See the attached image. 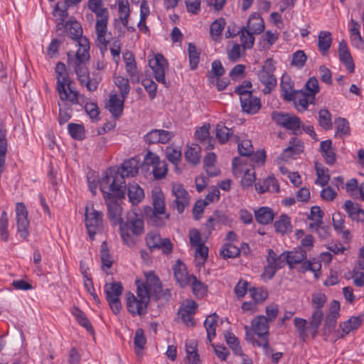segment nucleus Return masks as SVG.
I'll use <instances>...</instances> for the list:
<instances>
[{
  "instance_id": "obj_51",
  "label": "nucleus",
  "mask_w": 364,
  "mask_h": 364,
  "mask_svg": "<svg viewBox=\"0 0 364 364\" xmlns=\"http://www.w3.org/2000/svg\"><path fill=\"white\" fill-rule=\"evenodd\" d=\"M300 264V272L305 273L307 271H311L314 273L316 278L318 277L317 272L321 269V265L320 263L316 262L315 259H314L313 261L305 259Z\"/></svg>"
},
{
  "instance_id": "obj_2",
  "label": "nucleus",
  "mask_w": 364,
  "mask_h": 364,
  "mask_svg": "<svg viewBox=\"0 0 364 364\" xmlns=\"http://www.w3.org/2000/svg\"><path fill=\"white\" fill-rule=\"evenodd\" d=\"M138 161L134 158L125 160L117 171L112 168L107 170L100 181L111 186L124 188L125 191L124 178L125 177L134 176L138 173Z\"/></svg>"
},
{
  "instance_id": "obj_3",
  "label": "nucleus",
  "mask_w": 364,
  "mask_h": 364,
  "mask_svg": "<svg viewBox=\"0 0 364 364\" xmlns=\"http://www.w3.org/2000/svg\"><path fill=\"white\" fill-rule=\"evenodd\" d=\"M100 190L103 194L104 199L108 210V215L114 223H120L122 222V208L117 203L118 200L124 198V188H116L108 184L99 182Z\"/></svg>"
},
{
  "instance_id": "obj_22",
  "label": "nucleus",
  "mask_w": 364,
  "mask_h": 364,
  "mask_svg": "<svg viewBox=\"0 0 364 364\" xmlns=\"http://www.w3.org/2000/svg\"><path fill=\"white\" fill-rule=\"evenodd\" d=\"M338 55L340 60L345 65L347 70L350 73H354L355 65L345 40H342L339 43Z\"/></svg>"
},
{
  "instance_id": "obj_24",
  "label": "nucleus",
  "mask_w": 364,
  "mask_h": 364,
  "mask_svg": "<svg viewBox=\"0 0 364 364\" xmlns=\"http://www.w3.org/2000/svg\"><path fill=\"white\" fill-rule=\"evenodd\" d=\"M256 191L262 194L267 191L271 193H278L279 186L277 180L274 176H268L262 181H259L255 185Z\"/></svg>"
},
{
  "instance_id": "obj_29",
  "label": "nucleus",
  "mask_w": 364,
  "mask_h": 364,
  "mask_svg": "<svg viewBox=\"0 0 364 364\" xmlns=\"http://www.w3.org/2000/svg\"><path fill=\"white\" fill-rule=\"evenodd\" d=\"M146 282L144 284L149 289L154 295H157L162 290L161 283L157 276L153 272L145 274Z\"/></svg>"
},
{
  "instance_id": "obj_5",
  "label": "nucleus",
  "mask_w": 364,
  "mask_h": 364,
  "mask_svg": "<svg viewBox=\"0 0 364 364\" xmlns=\"http://www.w3.org/2000/svg\"><path fill=\"white\" fill-rule=\"evenodd\" d=\"M119 231L124 242L129 247L133 246L135 244L133 235L140 236L144 232V221L137 213H129L127 221L122 220L120 223Z\"/></svg>"
},
{
  "instance_id": "obj_41",
  "label": "nucleus",
  "mask_w": 364,
  "mask_h": 364,
  "mask_svg": "<svg viewBox=\"0 0 364 364\" xmlns=\"http://www.w3.org/2000/svg\"><path fill=\"white\" fill-rule=\"evenodd\" d=\"M314 166L317 175L316 183L325 186L330 180L328 169L318 162H315Z\"/></svg>"
},
{
  "instance_id": "obj_43",
  "label": "nucleus",
  "mask_w": 364,
  "mask_h": 364,
  "mask_svg": "<svg viewBox=\"0 0 364 364\" xmlns=\"http://www.w3.org/2000/svg\"><path fill=\"white\" fill-rule=\"evenodd\" d=\"M336 125V136L343 138L350 135V129L348 121L343 117H338L335 120Z\"/></svg>"
},
{
  "instance_id": "obj_9",
  "label": "nucleus",
  "mask_w": 364,
  "mask_h": 364,
  "mask_svg": "<svg viewBox=\"0 0 364 364\" xmlns=\"http://www.w3.org/2000/svg\"><path fill=\"white\" fill-rule=\"evenodd\" d=\"M272 118L277 125L290 130L292 134L297 135L301 133V121L296 115L274 111L272 113Z\"/></svg>"
},
{
  "instance_id": "obj_13",
  "label": "nucleus",
  "mask_w": 364,
  "mask_h": 364,
  "mask_svg": "<svg viewBox=\"0 0 364 364\" xmlns=\"http://www.w3.org/2000/svg\"><path fill=\"white\" fill-rule=\"evenodd\" d=\"M85 226L90 238L93 240L95 235L100 232L102 228V213L89 208H85Z\"/></svg>"
},
{
  "instance_id": "obj_17",
  "label": "nucleus",
  "mask_w": 364,
  "mask_h": 364,
  "mask_svg": "<svg viewBox=\"0 0 364 364\" xmlns=\"http://www.w3.org/2000/svg\"><path fill=\"white\" fill-rule=\"evenodd\" d=\"M172 132L154 129L144 135V141L148 144H167L174 136Z\"/></svg>"
},
{
  "instance_id": "obj_10",
  "label": "nucleus",
  "mask_w": 364,
  "mask_h": 364,
  "mask_svg": "<svg viewBox=\"0 0 364 364\" xmlns=\"http://www.w3.org/2000/svg\"><path fill=\"white\" fill-rule=\"evenodd\" d=\"M275 70L274 61L272 58H267L264 61V65L258 72V78L260 82L264 85L263 92L269 94L277 85V78L274 75Z\"/></svg>"
},
{
  "instance_id": "obj_7",
  "label": "nucleus",
  "mask_w": 364,
  "mask_h": 364,
  "mask_svg": "<svg viewBox=\"0 0 364 364\" xmlns=\"http://www.w3.org/2000/svg\"><path fill=\"white\" fill-rule=\"evenodd\" d=\"M312 304L314 311L310 318V330L313 338L316 337L321 323L323 319L322 307L327 301L326 296L321 292L315 293L312 295Z\"/></svg>"
},
{
  "instance_id": "obj_60",
  "label": "nucleus",
  "mask_w": 364,
  "mask_h": 364,
  "mask_svg": "<svg viewBox=\"0 0 364 364\" xmlns=\"http://www.w3.org/2000/svg\"><path fill=\"white\" fill-rule=\"evenodd\" d=\"M8 225L7 213L6 211H3L0 218V237L4 242L9 240Z\"/></svg>"
},
{
  "instance_id": "obj_64",
  "label": "nucleus",
  "mask_w": 364,
  "mask_h": 364,
  "mask_svg": "<svg viewBox=\"0 0 364 364\" xmlns=\"http://www.w3.org/2000/svg\"><path fill=\"white\" fill-rule=\"evenodd\" d=\"M141 84L145 90L148 92L150 99H154L157 91V85L156 82L151 79L145 78L141 80Z\"/></svg>"
},
{
  "instance_id": "obj_39",
  "label": "nucleus",
  "mask_w": 364,
  "mask_h": 364,
  "mask_svg": "<svg viewBox=\"0 0 364 364\" xmlns=\"http://www.w3.org/2000/svg\"><path fill=\"white\" fill-rule=\"evenodd\" d=\"M69 101H62L58 102L59 114L58 122L60 125L65 124L71 118L72 108L68 104Z\"/></svg>"
},
{
  "instance_id": "obj_26",
  "label": "nucleus",
  "mask_w": 364,
  "mask_h": 364,
  "mask_svg": "<svg viewBox=\"0 0 364 364\" xmlns=\"http://www.w3.org/2000/svg\"><path fill=\"white\" fill-rule=\"evenodd\" d=\"M256 221L261 225L271 223L274 218V213L272 208L266 206L260 207L254 211Z\"/></svg>"
},
{
  "instance_id": "obj_63",
  "label": "nucleus",
  "mask_w": 364,
  "mask_h": 364,
  "mask_svg": "<svg viewBox=\"0 0 364 364\" xmlns=\"http://www.w3.org/2000/svg\"><path fill=\"white\" fill-rule=\"evenodd\" d=\"M151 294L153 293L146 288L144 283L141 285L137 284L138 301H144V304L148 306Z\"/></svg>"
},
{
  "instance_id": "obj_35",
  "label": "nucleus",
  "mask_w": 364,
  "mask_h": 364,
  "mask_svg": "<svg viewBox=\"0 0 364 364\" xmlns=\"http://www.w3.org/2000/svg\"><path fill=\"white\" fill-rule=\"evenodd\" d=\"M350 23L351 28L350 29V32L352 43L357 48H361L363 46L364 41L360 33V25L354 19H351Z\"/></svg>"
},
{
  "instance_id": "obj_48",
  "label": "nucleus",
  "mask_w": 364,
  "mask_h": 364,
  "mask_svg": "<svg viewBox=\"0 0 364 364\" xmlns=\"http://www.w3.org/2000/svg\"><path fill=\"white\" fill-rule=\"evenodd\" d=\"M226 22L225 18H219L215 20L210 26V34L214 41H217L218 37L220 36Z\"/></svg>"
},
{
  "instance_id": "obj_49",
  "label": "nucleus",
  "mask_w": 364,
  "mask_h": 364,
  "mask_svg": "<svg viewBox=\"0 0 364 364\" xmlns=\"http://www.w3.org/2000/svg\"><path fill=\"white\" fill-rule=\"evenodd\" d=\"M114 82L120 90L122 97L124 99L127 98L131 89L129 80L122 76L118 75L114 76Z\"/></svg>"
},
{
  "instance_id": "obj_15",
  "label": "nucleus",
  "mask_w": 364,
  "mask_h": 364,
  "mask_svg": "<svg viewBox=\"0 0 364 364\" xmlns=\"http://www.w3.org/2000/svg\"><path fill=\"white\" fill-rule=\"evenodd\" d=\"M172 193L175 198L170 206L181 214L190 203V196L181 184H174L172 187Z\"/></svg>"
},
{
  "instance_id": "obj_57",
  "label": "nucleus",
  "mask_w": 364,
  "mask_h": 364,
  "mask_svg": "<svg viewBox=\"0 0 364 364\" xmlns=\"http://www.w3.org/2000/svg\"><path fill=\"white\" fill-rule=\"evenodd\" d=\"M318 122L320 126L326 130L332 128L331 114L327 109H323L318 112Z\"/></svg>"
},
{
  "instance_id": "obj_18",
  "label": "nucleus",
  "mask_w": 364,
  "mask_h": 364,
  "mask_svg": "<svg viewBox=\"0 0 364 364\" xmlns=\"http://www.w3.org/2000/svg\"><path fill=\"white\" fill-rule=\"evenodd\" d=\"M240 100L242 112L249 114L257 113L262 107L260 99L254 96L252 92L240 97Z\"/></svg>"
},
{
  "instance_id": "obj_61",
  "label": "nucleus",
  "mask_w": 364,
  "mask_h": 364,
  "mask_svg": "<svg viewBox=\"0 0 364 364\" xmlns=\"http://www.w3.org/2000/svg\"><path fill=\"white\" fill-rule=\"evenodd\" d=\"M215 134L218 141L221 144H224L228 140L231 133L227 127L223 124H218L215 128Z\"/></svg>"
},
{
  "instance_id": "obj_12",
  "label": "nucleus",
  "mask_w": 364,
  "mask_h": 364,
  "mask_svg": "<svg viewBox=\"0 0 364 364\" xmlns=\"http://www.w3.org/2000/svg\"><path fill=\"white\" fill-rule=\"evenodd\" d=\"M123 287L121 282H112L105 285L106 299L112 311L117 315L122 309L119 296L122 294Z\"/></svg>"
},
{
  "instance_id": "obj_59",
  "label": "nucleus",
  "mask_w": 364,
  "mask_h": 364,
  "mask_svg": "<svg viewBox=\"0 0 364 364\" xmlns=\"http://www.w3.org/2000/svg\"><path fill=\"white\" fill-rule=\"evenodd\" d=\"M307 57L304 50H297L292 55L291 65L297 68H302L306 62Z\"/></svg>"
},
{
  "instance_id": "obj_30",
  "label": "nucleus",
  "mask_w": 364,
  "mask_h": 364,
  "mask_svg": "<svg viewBox=\"0 0 364 364\" xmlns=\"http://www.w3.org/2000/svg\"><path fill=\"white\" fill-rule=\"evenodd\" d=\"M127 195L133 205L139 204L144 198V190L135 183L129 184Z\"/></svg>"
},
{
  "instance_id": "obj_45",
  "label": "nucleus",
  "mask_w": 364,
  "mask_h": 364,
  "mask_svg": "<svg viewBox=\"0 0 364 364\" xmlns=\"http://www.w3.org/2000/svg\"><path fill=\"white\" fill-rule=\"evenodd\" d=\"M274 225L276 232L282 235L291 230L290 218L285 214H282L279 219L275 221Z\"/></svg>"
},
{
  "instance_id": "obj_8",
  "label": "nucleus",
  "mask_w": 364,
  "mask_h": 364,
  "mask_svg": "<svg viewBox=\"0 0 364 364\" xmlns=\"http://www.w3.org/2000/svg\"><path fill=\"white\" fill-rule=\"evenodd\" d=\"M56 90L61 101H69L72 105L79 103V93L71 87V81L68 79L67 72L56 74Z\"/></svg>"
},
{
  "instance_id": "obj_32",
  "label": "nucleus",
  "mask_w": 364,
  "mask_h": 364,
  "mask_svg": "<svg viewBox=\"0 0 364 364\" xmlns=\"http://www.w3.org/2000/svg\"><path fill=\"white\" fill-rule=\"evenodd\" d=\"M255 34H259L264 30V23L262 18L257 14H252L246 26Z\"/></svg>"
},
{
  "instance_id": "obj_58",
  "label": "nucleus",
  "mask_w": 364,
  "mask_h": 364,
  "mask_svg": "<svg viewBox=\"0 0 364 364\" xmlns=\"http://www.w3.org/2000/svg\"><path fill=\"white\" fill-rule=\"evenodd\" d=\"M167 159L172 164L176 165L181 159V151L177 147L173 146H167L166 149Z\"/></svg>"
},
{
  "instance_id": "obj_16",
  "label": "nucleus",
  "mask_w": 364,
  "mask_h": 364,
  "mask_svg": "<svg viewBox=\"0 0 364 364\" xmlns=\"http://www.w3.org/2000/svg\"><path fill=\"white\" fill-rule=\"evenodd\" d=\"M16 220L18 232L21 237L26 239L29 235V221L28 211L23 203H17L16 205Z\"/></svg>"
},
{
  "instance_id": "obj_54",
  "label": "nucleus",
  "mask_w": 364,
  "mask_h": 364,
  "mask_svg": "<svg viewBox=\"0 0 364 364\" xmlns=\"http://www.w3.org/2000/svg\"><path fill=\"white\" fill-rule=\"evenodd\" d=\"M68 129L72 138L77 140H82L85 137V128L82 124L70 123Z\"/></svg>"
},
{
  "instance_id": "obj_50",
  "label": "nucleus",
  "mask_w": 364,
  "mask_h": 364,
  "mask_svg": "<svg viewBox=\"0 0 364 364\" xmlns=\"http://www.w3.org/2000/svg\"><path fill=\"white\" fill-rule=\"evenodd\" d=\"M146 343V339L144 330L141 328H137L135 331L134 338V350L136 354H139L140 352L144 348Z\"/></svg>"
},
{
  "instance_id": "obj_4",
  "label": "nucleus",
  "mask_w": 364,
  "mask_h": 364,
  "mask_svg": "<svg viewBox=\"0 0 364 364\" xmlns=\"http://www.w3.org/2000/svg\"><path fill=\"white\" fill-rule=\"evenodd\" d=\"M251 324L252 331L257 335L259 339L254 338L253 335L248 331L249 327L245 326L246 340L253 345L256 344L257 346L262 347L265 355L274 352V349L269 343V326L267 318L264 316H258L252 321Z\"/></svg>"
},
{
  "instance_id": "obj_11",
  "label": "nucleus",
  "mask_w": 364,
  "mask_h": 364,
  "mask_svg": "<svg viewBox=\"0 0 364 364\" xmlns=\"http://www.w3.org/2000/svg\"><path fill=\"white\" fill-rule=\"evenodd\" d=\"M57 31L61 32L58 33L59 36L67 33L69 37L78 43L79 48L77 49V52H79L81 50H82V48H84L82 46L83 39L86 40L89 43L88 39L86 37L82 36V28L80 23H78L77 21L70 20L65 23H58L57 25Z\"/></svg>"
},
{
  "instance_id": "obj_1",
  "label": "nucleus",
  "mask_w": 364,
  "mask_h": 364,
  "mask_svg": "<svg viewBox=\"0 0 364 364\" xmlns=\"http://www.w3.org/2000/svg\"><path fill=\"white\" fill-rule=\"evenodd\" d=\"M82 46L84 48L82 50L76 52L75 55H73L71 51L68 53V66L73 68L80 84L85 86L89 92H92L97 90L102 77L98 71L92 72V77L90 76V72L86 65L90 59V43L83 39Z\"/></svg>"
},
{
  "instance_id": "obj_40",
  "label": "nucleus",
  "mask_w": 364,
  "mask_h": 364,
  "mask_svg": "<svg viewBox=\"0 0 364 364\" xmlns=\"http://www.w3.org/2000/svg\"><path fill=\"white\" fill-rule=\"evenodd\" d=\"M190 284H191L193 293L196 298L201 299L206 295L208 286L198 280L196 277L192 276Z\"/></svg>"
},
{
  "instance_id": "obj_23",
  "label": "nucleus",
  "mask_w": 364,
  "mask_h": 364,
  "mask_svg": "<svg viewBox=\"0 0 364 364\" xmlns=\"http://www.w3.org/2000/svg\"><path fill=\"white\" fill-rule=\"evenodd\" d=\"M108 16V14H106V11H103L102 14L97 16V18L95 26L97 41L105 46H107L108 43V41L105 39V34L107 29Z\"/></svg>"
},
{
  "instance_id": "obj_31",
  "label": "nucleus",
  "mask_w": 364,
  "mask_h": 364,
  "mask_svg": "<svg viewBox=\"0 0 364 364\" xmlns=\"http://www.w3.org/2000/svg\"><path fill=\"white\" fill-rule=\"evenodd\" d=\"M218 318L219 316L215 313H213L209 315L204 321V326L207 332V339L209 342H211L216 335L215 330Z\"/></svg>"
},
{
  "instance_id": "obj_42",
  "label": "nucleus",
  "mask_w": 364,
  "mask_h": 364,
  "mask_svg": "<svg viewBox=\"0 0 364 364\" xmlns=\"http://www.w3.org/2000/svg\"><path fill=\"white\" fill-rule=\"evenodd\" d=\"M72 314L75 317L77 321L80 325L83 326L88 332H94V329L92 324L90 323V322L89 321L83 311H82L77 307H73L72 310Z\"/></svg>"
},
{
  "instance_id": "obj_36",
  "label": "nucleus",
  "mask_w": 364,
  "mask_h": 364,
  "mask_svg": "<svg viewBox=\"0 0 364 364\" xmlns=\"http://www.w3.org/2000/svg\"><path fill=\"white\" fill-rule=\"evenodd\" d=\"M332 43L331 33L328 31H321L318 36V47L322 55L328 52Z\"/></svg>"
},
{
  "instance_id": "obj_52",
  "label": "nucleus",
  "mask_w": 364,
  "mask_h": 364,
  "mask_svg": "<svg viewBox=\"0 0 364 364\" xmlns=\"http://www.w3.org/2000/svg\"><path fill=\"white\" fill-rule=\"evenodd\" d=\"M188 52L190 68L191 70H195L200 61V53L198 51L196 46L192 43H188Z\"/></svg>"
},
{
  "instance_id": "obj_44",
  "label": "nucleus",
  "mask_w": 364,
  "mask_h": 364,
  "mask_svg": "<svg viewBox=\"0 0 364 364\" xmlns=\"http://www.w3.org/2000/svg\"><path fill=\"white\" fill-rule=\"evenodd\" d=\"M209 129V124H204L203 126L200 127L198 130H196L195 135L197 139L200 141V142L202 143H205V141H208V145L207 148L208 149H213V144H212L213 139L210 137Z\"/></svg>"
},
{
  "instance_id": "obj_37",
  "label": "nucleus",
  "mask_w": 364,
  "mask_h": 364,
  "mask_svg": "<svg viewBox=\"0 0 364 364\" xmlns=\"http://www.w3.org/2000/svg\"><path fill=\"white\" fill-rule=\"evenodd\" d=\"M200 146L198 144H193L188 146L185 152L186 160L193 165L198 164L200 159Z\"/></svg>"
},
{
  "instance_id": "obj_33",
  "label": "nucleus",
  "mask_w": 364,
  "mask_h": 364,
  "mask_svg": "<svg viewBox=\"0 0 364 364\" xmlns=\"http://www.w3.org/2000/svg\"><path fill=\"white\" fill-rule=\"evenodd\" d=\"M294 323L296 331H298L299 337L302 341H306L308 338V333L311 335L310 330V321L307 326V321L304 318L295 317Z\"/></svg>"
},
{
  "instance_id": "obj_56",
  "label": "nucleus",
  "mask_w": 364,
  "mask_h": 364,
  "mask_svg": "<svg viewBox=\"0 0 364 364\" xmlns=\"http://www.w3.org/2000/svg\"><path fill=\"white\" fill-rule=\"evenodd\" d=\"M162 238L161 235L155 232H150L146 236V242L150 250H157Z\"/></svg>"
},
{
  "instance_id": "obj_6",
  "label": "nucleus",
  "mask_w": 364,
  "mask_h": 364,
  "mask_svg": "<svg viewBox=\"0 0 364 364\" xmlns=\"http://www.w3.org/2000/svg\"><path fill=\"white\" fill-rule=\"evenodd\" d=\"M153 208L146 206L144 208V214L149 221L155 226H162L164 223V219H168L169 215L165 212V200L164 194L161 192L153 193Z\"/></svg>"
},
{
  "instance_id": "obj_38",
  "label": "nucleus",
  "mask_w": 364,
  "mask_h": 364,
  "mask_svg": "<svg viewBox=\"0 0 364 364\" xmlns=\"http://www.w3.org/2000/svg\"><path fill=\"white\" fill-rule=\"evenodd\" d=\"M240 254V250L231 242H226L221 247L220 255L223 259L235 258Z\"/></svg>"
},
{
  "instance_id": "obj_20",
  "label": "nucleus",
  "mask_w": 364,
  "mask_h": 364,
  "mask_svg": "<svg viewBox=\"0 0 364 364\" xmlns=\"http://www.w3.org/2000/svg\"><path fill=\"white\" fill-rule=\"evenodd\" d=\"M174 277L176 282L184 288L188 286L191 281L193 274H188L185 264L178 259L173 267Z\"/></svg>"
},
{
  "instance_id": "obj_21",
  "label": "nucleus",
  "mask_w": 364,
  "mask_h": 364,
  "mask_svg": "<svg viewBox=\"0 0 364 364\" xmlns=\"http://www.w3.org/2000/svg\"><path fill=\"white\" fill-rule=\"evenodd\" d=\"M127 306L129 312L132 316L145 314L148 306L144 304V301H138V299L131 292L127 294Z\"/></svg>"
},
{
  "instance_id": "obj_55",
  "label": "nucleus",
  "mask_w": 364,
  "mask_h": 364,
  "mask_svg": "<svg viewBox=\"0 0 364 364\" xmlns=\"http://www.w3.org/2000/svg\"><path fill=\"white\" fill-rule=\"evenodd\" d=\"M319 92L318 81L315 77H310L305 84V91L304 92L308 97L314 99L315 95Z\"/></svg>"
},
{
  "instance_id": "obj_34",
  "label": "nucleus",
  "mask_w": 364,
  "mask_h": 364,
  "mask_svg": "<svg viewBox=\"0 0 364 364\" xmlns=\"http://www.w3.org/2000/svg\"><path fill=\"white\" fill-rule=\"evenodd\" d=\"M362 322L363 318L361 316H353L348 321L341 323L340 324V328H341L343 333L341 336V338L348 334L351 331L358 328Z\"/></svg>"
},
{
  "instance_id": "obj_53",
  "label": "nucleus",
  "mask_w": 364,
  "mask_h": 364,
  "mask_svg": "<svg viewBox=\"0 0 364 364\" xmlns=\"http://www.w3.org/2000/svg\"><path fill=\"white\" fill-rule=\"evenodd\" d=\"M307 95L302 90L296 92L295 98L292 100L299 112H303L307 109L309 101Z\"/></svg>"
},
{
  "instance_id": "obj_14",
  "label": "nucleus",
  "mask_w": 364,
  "mask_h": 364,
  "mask_svg": "<svg viewBox=\"0 0 364 364\" xmlns=\"http://www.w3.org/2000/svg\"><path fill=\"white\" fill-rule=\"evenodd\" d=\"M149 65L153 70L156 80L168 87L169 82L165 79V68L168 67V63L164 55L157 53L154 58L149 60Z\"/></svg>"
},
{
  "instance_id": "obj_46",
  "label": "nucleus",
  "mask_w": 364,
  "mask_h": 364,
  "mask_svg": "<svg viewBox=\"0 0 364 364\" xmlns=\"http://www.w3.org/2000/svg\"><path fill=\"white\" fill-rule=\"evenodd\" d=\"M240 33L242 46L245 49L252 48L255 42V37L253 36L255 33L245 26L240 28Z\"/></svg>"
},
{
  "instance_id": "obj_25",
  "label": "nucleus",
  "mask_w": 364,
  "mask_h": 364,
  "mask_svg": "<svg viewBox=\"0 0 364 364\" xmlns=\"http://www.w3.org/2000/svg\"><path fill=\"white\" fill-rule=\"evenodd\" d=\"M306 251L302 247H297L293 251L287 252L286 262L289 268L292 269L294 265L300 264L306 259Z\"/></svg>"
},
{
  "instance_id": "obj_28",
  "label": "nucleus",
  "mask_w": 364,
  "mask_h": 364,
  "mask_svg": "<svg viewBox=\"0 0 364 364\" xmlns=\"http://www.w3.org/2000/svg\"><path fill=\"white\" fill-rule=\"evenodd\" d=\"M344 208L349 218L357 222L364 220V211L360 208L358 204H355L351 200H348L345 202Z\"/></svg>"
},
{
  "instance_id": "obj_47",
  "label": "nucleus",
  "mask_w": 364,
  "mask_h": 364,
  "mask_svg": "<svg viewBox=\"0 0 364 364\" xmlns=\"http://www.w3.org/2000/svg\"><path fill=\"white\" fill-rule=\"evenodd\" d=\"M225 338L227 344L229 346V347L232 349L233 353L240 356H243L244 354L242 353V348L240 346L239 341L237 338L234 335V333L231 332H226L225 333Z\"/></svg>"
},
{
  "instance_id": "obj_19",
  "label": "nucleus",
  "mask_w": 364,
  "mask_h": 364,
  "mask_svg": "<svg viewBox=\"0 0 364 364\" xmlns=\"http://www.w3.org/2000/svg\"><path fill=\"white\" fill-rule=\"evenodd\" d=\"M303 151L304 144L301 140L297 137H293L289 141V146L279 155V159L287 161L289 159L300 154Z\"/></svg>"
},
{
  "instance_id": "obj_62",
  "label": "nucleus",
  "mask_w": 364,
  "mask_h": 364,
  "mask_svg": "<svg viewBox=\"0 0 364 364\" xmlns=\"http://www.w3.org/2000/svg\"><path fill=\"white\" fill-rule=\"evenodd\" d=\"M339 316L327 314L324 321L323 331L325 334H330L335 328Z\"/></svg>"
},
{
  "instance_id": "obj_27",
  "label": "nucleus",
  "mask_w": 364,
  "mask_h": 364,
  "mask_svg": "<svg viewBox=\"0 0 364 364\" xmlns=\"http://www.w3.org/2000/svg\"><path fill=\"white\" fill-rule=\"evenodd\" d=\"M124 100V98L122 100L119 99L116 94L110 95L107 107L112 116L115 118H118L122 115Z\"/></svg>"
}]
</instances>
